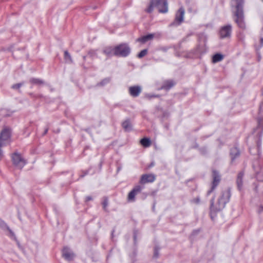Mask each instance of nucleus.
<instances>
[{"instance_id":"f257e3e1","label":"nucleus","mask_w":263,"mask_h":263,"mask_svg":"<svg viewBox=\"0 0 263 263\" xmlns=\"http://www.w3.org/2000/svg\"><path fill=\"white\" fill-rule=\"evenodd\" d=\"M231 196L230 188L222 190L218 198L217 202L216 205H214L215 196H214L210 200L211 212L216 213L223 209L226 204L229 202Z\"/></svg>"},{"instance_id":"f03ea898","label":"nucleus","mask_w":263,"mask_h":263,"mask_svg":"<svg viewBox=\"0 0 263 263\" xmlns=\"http://www.w3.org/2000/svg\"><path fill=\"white\" fill-rule=\"evenodd\" d=\"M235 2V10L233 12L234 21L238 27L245 29L246 23L245 21V14L243 9L244 0H233Z\"/></svg>"},{"instance_id":"7ed1b4c3","label":"nucleus","mask_w":263,"mask_h":263,"mask_svg":"<svg viewBox=\"0 0 263 263\" xmlns=\"http://www.w3.org/2000/svg\"><path fill=\"white\" fill-rule=\"evenodd\" d=\"M154 7L158 9L160 13H166L168 11L166 0H150L149 5L145 11L150 13L153 12Z\"/></svg>"},{"instance_id":"20e7f679","label":"nucleus","mask_w":263,"mask_h":263,"mask_svg":"<svg viewBox=\"0 0 263 263\" xmlns=\"http://www.w3.org/2000/svg\"><path fill=\"white\" fill-rule=\"evenodd\" d=\"M130 52V48L127 44L123 43L116 46V56L126 57Z\"/></svg>"},{"instance_id":"39448f33","label":"nucleus","mask_w":263,"mask_h":263,"mask_svg":"<svg viewBox=\"0 0 263 263\" xmlns=\"http://www.w3.org/2000/svg\"><path fill=\"white\" fill-rule=\"evenodd\" d=\"M212 179L211 187L210 190L208 191L207 196L210 195V194L214 191L221 181V176L219 173L215 170H212Z\"/></svg>"},{"instance_id":"423d86ee","label":"nucleus","mask_w":263,"mask_h":263,"mask_svg":"<svg viewBox=\"0 0 263 263\" xmlns=\"http://www.w3.org/2000/svg\"><path fill=\"white\" fill-rule=\"evenodd\" d=\"M11 133L9 129L4 128L0 134V146H5L10 143Z\"/></svg>"},{"instance_id":"0eeeda50","label":"nucleus","mask_w":263,"mask_h":263,"mask_svg":"<svg viewBox=\"0 0 263 263\" xmlns=\"http://www.w3.org/2000/svg\"><path fill=\"white\" fill-rule=\"evenodd\" d=\"M13 164L15 167L19 169H22V168L26 164V160L22 158L21 155L17 153H14L12 154L11 156Z\"/></svg>"},{"instance_id":"6e6552de","label":"nucleus","mask_w":263,"mask_h":263,"mask_svg":"<svg viewBox=\"0 0 263 263\" xmlns=\"http://www.w3.org/2000/svg\"><path fill=\"white\" fill-rule=\"evenodd\" d=\"M184 13V8L183 7L180 8L176 13L174 21L171 24L170 26H174L180 25L183 21Z\"/></svg>"},{"instance_id":"1a4fd4ad","label":"nucleus","mask_w":263,"mask_h":263,"mask_svg":"<svg viewBox=\"0 0 263 263\" xmlns=\"http://www.w3.org/2000/svg\"><path fill=\"white\" fill-rule=\"evenodd\" d=\"M232 26L228 24L221 27L219 31V35L220 39L230 37L232 33Z\"/></svg>"},{"instance_id":"9d476101","label":"nucleus","mask_w":263,"mask_h":263,"mask_svg":"<svg viewBox=\"0 0 263 263\" xmlns=\"http://www.w3.org/2000/svg\"><path fill=\"white\" fill-rule=\"evenodd\" d=\"M143 189V186L140 185L135 186L131 191L128 193L127 196V200L128 201L134 202L135 201V196L138 194L141 193L142 190Z\"/></svg>"},{"instance_id":"9b49d317","label":"nucleus","mask_w":263,"mask_h":263,"mask_svg":"<svg viewBox=\"0 0 263 263\" xmlns=\"http://www.w3.org/2000/svg\"><path fill=\"white\" fill-rule=\"evenodd\" d=\"M155 179L156 178L154 175L145 174L141 176L139 182L143 184L147 183H152L155 180Z\"/></svg>"},{"instance_id":"f8f14e48","label":"nucleus","mask_w":263,"mask_h":263,"mask_svg":"<svg viewBox=\"0 0 263 263\" xmlns=\"http://www.w3.org/2000/svg\"><path fill=\"white\" fill-rule=\"evenodd\" d=\"M176 84V83L173 80H167L163 82V84L162 86L158 88V90H168L171 88L174 87Z\"/></svg>"},{"instance_id":"ddd939ff","label":"nucleus","mask_w":263,"mask_h":263,"mask_svg":"<svg viewBox=\"0 0 263 263\" xmlns=\"http://www.w3.org/2000/svg\"><path fill=\"white\" fill-rule=\"evenodd\" d=\"M141 92V87L140 86L136 85L130 86L129 88V93L133 97H137Z\"/></svg>"},{"instance_id":"4468645a","label":"nucleus","mask_w":263,"mask_h":263,"mask_svg":"<svg viewBox=\"0 0 263 263\" xmlns=\"http://www.w3.org/2000/svg\"><path fill=\"white\" fill-rule=\"evenodd\" d=\"M62 255L63 257L68 261L72 260L74 257V254L67 247L63 248Z\"/></svg>"},{"instance_id":"2eb2a0df","label":"nucleus","mask_w":263,"mask_h":263,"mask_svg":"<svg viewBox=\"0 0 263 263\" xmlns=\"http://www.w3.org/2000/svg\"><path fill=\"white\" fill-rule=\"evenodd\" d=\"M230 154L231 158V163H233L236 159L240 156V152L237 147L234 146L231 148Z\"/></svg>"},{"instance_id":"dca6fc26","label":"nucleus","mask_w":263,"mask_h":263,"mask_svg":"<svg viewBox=\"0 0 263 263\" xmlns=\"http://www.w3.org/2000/svg\"><path fill=\"white\" fill-rule=\"evenodd\" d=\"M244 176V173L242 171L240 172L237 177L236 184L237 189L239 191H241L243 187V177Z\"/></svg>"},{"instance_id":"f3484780","label":"nucleus","mask_w":263,"mask_h":263,"mask_svg":"<svg viewBox=\"0 0 263 263\" xmlns=\"http://www.w3.org/2000/svg\"><path fill=\"white\" fill-rule=\"evenodd\" d=\"M259 114L263 116V100L261 102L259 109ZM258 127L261 128L263 132V117H259L258 119Z\"/></svg>"},{"instance_id":"a211bd4d","label":"nucleus","mask_w":263,"mask_h":263,"mask_svg":"<svg viewBox=\"0 0 263 263\" xmlns=\"http://www.w3.org/2000/svg\"><path fill=\"white\" fill-rule=\"evenodd\" d=\"M154 37V34H149L146 35H144L141 37H139L136 40L137 42L142 43L143 44L145 43L148 41L152 40Z\"/></svg>"},{"instance_id":"6ab92c4d","label":"nucleus","mask_w":263,"mask_h":263,"mask_svg":"<svg viewBox=\"0 0 263 263\" xmlns=\"http://www.w3.org/2000/svg\"><path fill=\"white\" fill-rule=\"evenodd\" d=\"M116 52V46L115 47H106L103 50V53L106 54L107 56L111 57L113 55H115Z\"/></svg>"},{"instance_id":"aec40b11","label":"nucleus","mask_w":263,"mask_h":263,"mask_svg":"<svg viewBox=\"0 0 263 263\" xmlns=\"http://www.w3.org/2000/svg\"><path fill=\"white\" fill-rule=\"evenodd\" d=\"M123 128L126 132H130L132 130V125L129 119L125 120L122 124Z\"/></svg>"},{"instance_id":"412c9836","label":"nucleus","mask_w":263,"mask_h":263,"mask_svg":"<svg viewBox=\"0 0 263 263\" xmlns=\"http://www.w3.org/2000/svg\"><path fill=\"white\" fill-rule=\"evenodd\" d=\"M0 228L3 230H8L11 236H14V232L10 229L7 223L1 219H0Z\"/></svg>"},{"instance_id":"4be33fe9","label":"nucleus","mask_w":263,"mask_h":263,"mask_svg":"<svg viewBox=\"0 0 263 263\" xmlns=\"http://www.w3.org/2000/svg\"><path fill=\"white\" fill-rule=\"evenodd\" d=\"M64 59L66 63L68 64H72V59L70 54L67 50H65L64 52Z\"/></svg>"},{"instance_id":"5701e85b","label":"nucleus","mask_w":263,"mask_h":263,"mask_svg":"<svg viewBox=\"0 0 263 263\" xmlns=\"http://www.w3.org/2000/svg\"><path fill=\"white\" fill-rule=\"evenodd\" d=\"M29 82L32 84L39 86L44 85L45 84V82L43 80L34 78H31L29 80Z\"/></svg>"},{"instance_id":"b1692460","label":"nucleus","mask_w":263,"mask_h":263,"mask_svg":"<svg viewBox=\"0 0 263 263\" xmlns=\"http://www.w3.org/2000/svg\"><path fill=\"white\" fill-rule=\"evenodd\" d=\"M140 144L144 147H148L151 144V141L149 138L144 137L140 140Z\"/></svg>"},{"instance_id":"393cba45","label":"nucleus","mask_w":263,"mask_h":263,"mask_svg":"<svg viewBox=\"0 0 263 263\" xmlns=\"http://www.w3.org/2000/svg\"><path fill=\"white\" fill-rule=\"evenodd\" d=\"M223 55L220 53H216L213 56L212 62L216 63L222 61L223 59Z\"/></svg>"},{"instance_id":"a878e982","label":"nucleus","mask_w":263,"mask_h":263,"mask_svg":"<svg viewBox=\"0 0 263 263\" xmlns=\"http://www.w3.org/2000/svg\"><path fill=\"white\" fill-rule=\"evenodd\" d=\"M102 205L103 209L104 211L106 212H108V210L107 209V206L108 205V199L107 197H104L103 198Z\"/></svg>"},{"instance_id":"bb28decb","label":"nucleus","mask_w":263,"mask_h":263,"mask_svg":"<svg viewBox=\"0 0 263 263\" xmlns=\"http://www.w3.org/2000/svg\"><path fill=\"white\" fill-rule=\"evenodd\" d=\"M160 250V247L158 246H156L154 249V255L153 258L155 259H157L159 257V251Z\"/></svg>"},{"instance_id":"cd10ccee","label":"nucleus","mask_w":263,"mask_h":263,"mask_svg":"<svg viewBox=\"0 0 263 263\" xmlns=\"http://www.w3.org/2000/svg\"><path fill=\"white\" fill-rule=\"evenodd\" d=\"M110 81V79L109 78H106L104 79L101 82L97 84V86H103L108 83Z\"/></svg>"},{"instance_id":"c85d7f7f","label":"nucleus","mask_w":263,"mask_h":263,"mask_svg":"<svg viewBox=\"0 0 263 263\" xmlns=\"http://www.w3.org/2000/svg\"><path fill=\"white\" fill-rule=\"evenodd\" d=\"M147 52H148V50L147 49H143V50H141L138 53L137 56L139 58H142L143 57H144L145 55H146L147 54Z\"/></svg>"},{"instance_id":"c756f323","label":"nucleus","mask_w":263,"mask_h":263,"mask_svg":"<svg viewBox=\"0 0 263 263\" xmlns=\"http://www.w3.org/2000/svg\"><path fill=\"white\" fill-rule=\"evenodd\" d=\"M198 151L202 155H205L207 154L208 151L206 147H202L198 148Z\"/></svg>"},{"instance_id":"7c9ffc66","label":"nucleus","mask_w":263,"mask_h":263,"mask_svg":"<svg viewBox=\"0 0 263 263\" xmlns=\"http://www.w3.org/2000/svg\"><path fill=\"white\" fill-rule=\"evenodd\" d=\"M12 237L13 238L14 240L16 241V244H17V246L18 248L21 250L23 251V250H24V248H23V247L21 245V244H20V243L19 241L17 239V238H16V237L15 235H14V236H12Z\"/></svg>"},{"instance_id":"2f4dec72","label":"nucleus","mask_w":263,"mask_h":263,"mask_svg":"<svg viewBox=\"0 0 263 263\" xmlns=\"http://www.w3.org/2000/svg\"><path fill=\"white\" fill-rule=\"evenodd\" d=\"M24 83H19L15 84L11 86V88L14 89H18L23 85Z\"/></svg>"},{"instance_id":"473e14b6","label":"nucleus","mask_w":263,"mask_h":263,"mask_svg":"<svg viewBox=\"0 0 263 263\" xmlns=\"http://www.w3.org/2000/svg\"><path fill=\"white\" fill-rule=\"evenodd\" d=\"M161 96L160 95H155V94H147L146 95V97L149 99H151L154 98H160Z\"/></svg>"},{"instance_id":"72a5a7b5","label":"nucleus","mask_w":263,"mask_h":263,"mask_svg":"<svg viewBox=\"0 0 263 263\" xmlns=\"http://www.w3.org/2000/svg\"><path fill=\"white\" fill-rule=\"evenodd\" d=\"M89 170L86 171H82V174L80 175V178H83L84 176L87 175L88 174Z\"/></svg>"},{"instance_id":"f704fd0d","label":"nucleus","mask_w":263,"mask_h":263,"mask_svg":"<svg viewBox=\"0 0 263 263\" xmlns=\"http://www.w3.org/2000/svg\"><path fill=\"white\" fill-rule=\"evenodd\" d=\"M148 194L146 193H142L141 194V198L142 199V200H144L146 198V197H147L148 196Z\"/></svg>"},{"instance_id":"c9c22d12","label":"nucleus","mask_w":263,"mask_h":263,"mask_svg":"<svg viewBox=\"0 0 263 263\" xmlns=\"http://www.w3.org/2000/svg\"><path fill=\"white\" fill-rule=\"evenodd\" d=\"M192 201L194 202L196 204H199L200 202V199L199 197H197L195 199H194Z\"/></svg>"},{"instance_id":"e433bc0d","label":"nucleus","mask_w":263,"mask_h":263,"mask_svg":"<svg viewBox=\"0 0 263 263\" xmlns=\"http://www.w3.org/2000/svg\"><path fill=\"white\" fill-rule=\"evenodd\" d=\"M257 146L258 147V151H259L260 150V147H261V141L260 140H258L257 142Z\"/></svg>"},{"instance_id":"4c0bfd02","label":"nucleus","mask_w":263,"mask_h":263,"mask_svg":"<svg viewBox=\"0 0 263 263\" xmlns=\"http://www.w3.org/2000/svg\"><path fill=\"white\" fill-rule=\"evenodd\" d=\"M91 200H92V198L90 196H88L86 197L85 201L87 202Z\"/></svg>"},{"instance_id":"58836bf2","label":"nucleus","mask_w":263,"mask_h":263,"mask_svg":"<svg viewBox=\"0 0 263 263\" xmlns=\"http://www.w3.org/2000/svg\"><path fill=\"white\" fill-rule=\"evenodd\" d=\"M48 129H49L48 127H47L46 128H45L44 133L42 134L43 136L45 135L47 133L48 131Z\"/></svg>"},{"instance_id":"ea45409f","label":"nucleus","mask_w":263,"mask_h":263,"mask_svg":"<svg viewBox=\"0 0 263 263\" xmlns=\"http://www.w3.org/2000/svg\"><path fill=\"white\" fill-rule=\"evenodd\" d=\"M18 52H19V51L18 50H16V51H14L13 52V55L14 57H17L18 54Z\"/></svg>"},{"instance_id":"a19ab883","label":"nucleus","mask_w":263,"mask_h":263,"mask_svg":"<svg viewBox=\"0 0 263 263\" xmlns=\"http://www.w3.org/2000/svg\"><path fill=\"white\" fill-rule=\"evenodd\" d=\"M192 148H199V145L197 143H195L194 145L192 147Z\"/></svg>"},{"instance_id":"79ce46f5","label":"nucleus","mask_w":263,"mask_h":263,"mask_svg":"<svg viewBox=\"0 0 263 263\" xmlns=\"http://www.w3.org/2000/svg\"><path fill=\"white\" fill-rule=\"evenodd\" d=\"M83 130H84V131L86 132L87 133H89V134H91L90 133V129L89 128H85V129H83Z\"/></svg>"},{"instance_id":"37998d69","label":"nucleus","mask_w":263,"mask_h":263,"mask_svg":"<svg viewBox=\"0 0 263 263\" xmlns=\"http://www.w3.org/2000/svg\"><path fill=\"white\" fill-rule=\"evenodd\" d=\"M30 96H31L32 97H37V96H36V95H34L33 93H30ZM37 97H38V96H37ZM39 97H42V96H41H41H39Z\"/></svg>"},{"instance_id":"c03bdc74","label":"nucleus","mask_w":263,"mask_h":263,"mask_svg":"<svg viewBox=\"0 0 263 263\" xmlns=\"http://www.w3.org/2000/svg\"><path fill=\"white\" fill-rule=\"evenodd\" d=\"M263 46V38L260 39V46L259 48H261Z\"/></svg>"},{"instance_id":"a18cd8bd","label":"nucleus","mask_w":263,"mask_h":263,"mask_svg":"<svg viewBox=\"0 0 263 263\" xmlns=\"http://www.w3.org/2000/svg\"><path fill=\"white\" fill-rule=\"evenodd\" d=\"M242 34H240V35H241ZM244 38H245V36L243 35H242V37H239V40H241V41H243L244 40Z\"/></svg>"},{"instance_id":"49530a36","label":"nucleus","mask_w":263,"mask_h":263,"mask_svg":"<svg viewBox=\"0 0 263 263\" xmlns=\"http://www.w3.org/2000/svg\"><path fill=\"white\" fill-rule=\"evenodd\" d=\"M156 194V191H154V192H152L151 193V195L152 196H155V195Z\"/></svg>"},{"instance_id":"de8ad7c7","label":"nucleus","mask_w":263,"mask_h":263,"mask_svg":"<svg viewBox=\"0 0 263 263\" xmlns=\"http://www.w3.org/2000/svg\"><path fill=\"white\" fill-rule=\"evenodd\" d=\"M259 212H261L263 211V206H260L259 209Z\"/></svg>"},{"instance_id":"09e8293b","label":"nucleus","mask_w":263,"mask_h":263,"mask_svg":"<svg viewBox=\"0 0 263 263\" xmlns=\"http://www.w3.org/2000/svg\"><path fill=\"white\" fill-rule=\"evenodd\" d=\"M93 51H90L88 53V54L90 55V56H93Z\"/></svg>"},{"instance_id":"8fccbe9b","label":"nucleus","mask_w":263,"mask_h":263,"mask_svg":"<svg viewBox=\"0 0 263 263\" xmlns=\"http://www.w3.org/2000/svg\"><path fill=\"white\" fill-rule=\"evenodd\" d=\"M134 240L135 241L136 239V234L135 232H134Z\"/></svg>"},{"instance_id":"3c124183","label":"nucleus","mask_w":263,"mask_h":263,"mask_svg":"<svg viewBox=\"0 0 263 263\" xmlns=\"http://www.w3.org/2000/svg\"><path fill=\"white\" fill-rule=\"evenodd\" d=\"M115 230L114 229L112 230V232H111V235H112V237H113V234H114V233L115 232Z\"/></svg>"},{"instance_id":"603ef678","label":"nucleus","mask_w":263,"mask_h":263,"mask_svg":"<svg viewBox=\"0 0 263 263\" xmlns=\"http://www.w3.org/2000/svg\"><path fill=\"white\" fill-rule=\"evenodd\" d=\"M154 209H155V203L154 204L153 207V209L154 210Z\"/></svg>"},{"instance_id":"864d4df0","label":"nucleus","mask_w":263,"mask_h":263,"mask_svg":"<svg viewBox=\"0 0 263 263\" xmlns=\"http://www.w3.org/2000/svg\"><path fill=\"white\" fill-rule=\"evenodd\" d=\"M153 165H154V163H152L151 164V166H153Z\"/></svg>"},{"instance_id":"5fc2aeb1","label":"nucleus","mask_w":263,"mask_h":263,"mask_svg":"<svg viewBox=\"0 0 263 263\" xmlns=\"http://www.w3.org/2000/svg\"><path fill=\"white\" fill-rule=\"evenodd\" d=\"M194 232H196V233H198V231H195L194 232Z\"/></svg>"}]
</instances>
